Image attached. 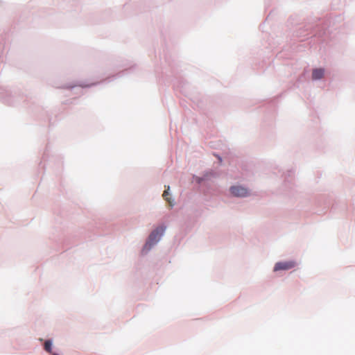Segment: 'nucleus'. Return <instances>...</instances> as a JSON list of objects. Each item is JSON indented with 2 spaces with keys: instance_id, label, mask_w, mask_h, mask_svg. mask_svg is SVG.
Instances as JSON below:
<instances>
[{
  "instance_id": "nucleus-7",
  "label": "nucleus",
  "mask_w": 355,
  "mask_h": 355,
  "mask_svg": "<svg viewBox=\"0 0 355 355\" xmlns=\"http://www.w3.org/2000/svg\"><path fill=\"white\" fill-rule=\"evenodd\" d=\"M53 355H58V354H54Z\"/></svg>"
},
{
  "instance_id": "nucleus-3",
  "label": "nucleus",
  "mask_w": 355,
  "mask_h": 355,
  "mask_svg": "<svg viewBox=\"0 0 355 355\" xmlns=\"http://www.w3.org/2000/svg\"><path fill=\"white\" fill-rule=\"evenodd\" d=\"M230 191L232 195L236 197H245L248 195V190L240 186H234L230 188Z\"/></svg>"
},
{
  "instance_id": "nucleus-5",
  "label": "nucleus",
  "mask_w": 355,
  "mask_h": 355,
  "mask_svg": "<svg viewBox=\"0 0 355 355\" xmlns=\"http://www.w3.org/2000/svg\"><path fill=\"white\" fill-rule=\"evenodd\" d=\"M166 187V189L164 190V193H163V198L168 202L169 205L171 207H173V204L171 202V201L170 200V199L167 197L168 196V191L170 189V187L169 186H165Z\"/></svg>"
},
{
  "instance_id": "nucleus-4",
  "label": "nucleus",
  "mask_w": 355,
  "mask_h": 355,
  "mask_svg": "<svg viewBox=\"0 0 355 355\" xmlns=\"http://www.w3.org/2000/svg\"><path fill=\"white\" fill-rule=\"evenodd\" d=\"M324 71L322 69H315L312 72V79L319 80L324 76Z\"/></svg>"
},
{
  "instance_id": "nucleus-2",
  "label": "nucleus",
  "mask_w": 355,
  "mask_h": 355,
  "mask_svg": "<svg viewBox=\"0 0 355 355\" xmlns=\"http://www.w3.org/2000/svg\"><path fill=\"white\" fill-rule=\"evenodd\" d=\"M296 263L295 262L293 261H283V262H278L275 264L274 267V270H287L289 269H291L295 266Z\"/></svg>"
},
{
  "instance_id": "nucleus-6",
  "label": "nucleus",
  "mask_w": 355,
  "mask_h": 355,
  "mask_svg": "<svg viewBox=\"0 0 355 355\" xmlns=\"http://www.w3.org/2000/svg\"><path fill=\"white\" fill-rule=\"evenodd\" d=\"M51 346H52V344H51V340H46L45 343H44V349L47 352H49L51 353Z\"/></svg>"
},
{
  "instance_id": "nucleus-1",
  "label": "nucleus",
  "mask_w": 355,
  "mask_h": 355,
  "mask_svg": "<svg viewBox=\"0 0 355 355\" xmlns=\"http://www.w3.org/2000/svg\"><path fill=\"white\" fill-rule=\"evenodd\" d=\"M165 230V227H159L153 231L148 237V240L146 243L145 248L150 249L153 245L157 243L162 236Z\"/></svg>"
}]
</instances>
